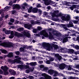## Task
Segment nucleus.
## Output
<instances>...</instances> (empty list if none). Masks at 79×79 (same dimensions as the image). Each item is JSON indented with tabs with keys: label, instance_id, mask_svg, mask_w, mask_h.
Returning a JSON list of instances; mask_svg holds the SVG:
<instances>
[{
	"label": "nucleus",
	"instance_id": "1",
	"mask_svg": "<svg viewBox=\"0 0 79 79\" xmlns=\"http://www.w3.org/2000/svg\"><path fill=\"white\" fill-rule=\"evenodd\" d=\"M15 58H16L17 59H16L14 60H13L12 59H9L8 61L9 63H17L19 64H23V62L20 60H21V57L18 56H16Z\"/></svg>",
	"mask_w": 79,
	"mask_h": 79
},
{
	"label": "nucleus",
	"instance_id": "2",
	"mask_svg": "<svg viewBox=\"0 0 79 79\" xmlns=\"http://www.w3.org/2000/svg\"><path fill=\"white\" fill-rule=\"evenodd\" d=\"M0 45L4 47H11L13 46V44L11 42H5L0 44Z\"/></svg>",
	"mask_w": 79,
	"mask_h": 79
},
{
	"label": "nucleus",
	"instance_id": "3",
	"mask_svg": "<svg viewBox=\"0 0 79 79\" xmlns=\"http://www.w3.org/2000/svg\"><path fill=\"white\" fill-rule=\"evenodd\" d=\"M61 18L62 21H66V22H69V20H70V19H71V17L69 15H68L66 17L65 15H64L61 17Z\"/></svg>",
	"mask_w": 79,
	"mask_h": 79
},
{
	"label": "nucleus",
	"instance_id": "4",
	"mask_svg": "<svg viewBox=\"0 0 79 79\" xmlns=\"http://www.w3.org/2000/svg\"><path fill=\"white\" fill-rule=\"evenodd\" d=\"M40 34L41 35H43L45 37H46V38L48 37V33L45 30H42V31L40 32Z\"/></svg>",
	"mask_w": 79,
	"mask_h": 79
},
{
	"label": "nucleus",
	"instance_id": "5",
	"mask_svg": "<svg viewBox=\"0 0 79 79\" xmlns=\"http://www.w3.org/2000/svg\"><path fill=\"white\" fill-rule=\"evenodd\" d=\"M10 35H15L17 37H21L22 36V34L18 33V32L16 31L15 32V34H14V32L13 31H10Z\"/></svg>",
	"mask_w": 79,
	"mask_h": 79
},
{
	"label": "nucleus",
	"instance_id": "6",
	"mask_svg": "<svg viewBox=\"0 0 79 79\" xmlns=\"http://www.w3.org/2000/svg\"><path fill=\"white\" fill-rule=\"evenodd\" d=\"M44 2V3L46 5H52L53 4V2L51 0H43Z\"/></svg>",
	"mask_w": 79,
	"mask_h": 79
},
{
	"label": "nucleus",
	"instance_id": "7",
	"mask_svg": "<svg viewBox=\"0 0 79 79\" xmlns=\"http://www.w3.org/2000/svg\"><path fill=\"white\" fill-rule=\"evenodd\" d=\"M68 68V65H66L65 64L63 63L60 64L59 66V68L60 69H64L65 68Z\"/></svg>",
	"mask_w": 79,
	"mask_h": 79
},
{
	"label": "nucleus",
	"instance_id": "8",
	"mask_svg": "<svg viewBox=\"0 0 79 79\" xmlns=\"http://www.w3.org/2000/svg\"><path fill=\"white\" fill-rule=\"evenodd\" d=\"M12 9L13 10H15L16 8L17 10H19L21 8V7L19 4H13L12 6Z\"/></svg>",
	"mask_w": 79,
	"mask_h": 79
},
{
	"label": "nucleus",
	"instance_id": "9",
	"mask_svg": "<svg viewBox=\"0 0 79 79\" xmlns=\"http://www.w3.org/2000/svg\"><path fill=\"white\" fill-rule=\"evenodd\" d=\"M69 23L67 25L68 27H73V28H75V27L74 25H73V23L72 22H69Z\"/></svg>",
	"mask_w": 79,
	"mask_h": 79
},
{
	"label": "nucleus",
	"instance_id": "10",
	"mask_svg": "<svg viewBox=\"0 0 79 79\" xmlns=\"http://www.w3.org/2000/svg\"><path fill=\"white\" fill-rule=\"evenodd\" d=\"M1 68L3 70V71H7L8 69V67L6 65H5L4 67L3 66H2Z\"/></svg>",
	"mask_w": 79,
	"mask_h": 79
},
{
	"label": "nucleus",
	"instance_id": "11",
	"mask_svg": "<svg viewBox=\"0 0 79 79\" xmlns=\"http://www.w3.org/2000/svg\"><path fill=\"white\" fill-rule=\"evenodd\" d=\"M9 72L10 73L11 75H15L16 74V71L13 69H10L9 70Z\"/></svg>",
	"mask_w": 79,
	"mask_h": 79
},
{
	"label": "nucleus",
	"instance_id": "12",
	"mask_svg": "<svg viewBox=\"0 0 79 79\" xmlns=\"http://www.w3.org/2000/svg\"><path fill=\"white\" fill-rule=\"evenodd\" d=\"M63 15H64L61 13V12H60V13L57 14V15H55V16L56 18H58V17H60V18H61V17L63 16Z\"/></svg>",
	"mask_w": 79,
	"mask_h": 79
},
{
	"label": "nucleus",
	"instance_id": "13",
	"mask_svg": "<svg viewBox=\"0 0 79 79\" xmlns=\"http://www.w3.org/2000/svg\"><path fill=\"white\" fill-rule=\"evenodd\" d=\"M23 34L24 35L27 37H31V34L28 32L25 31L23 33Z\"/></svg>",
	"mask_w": 79,
	"mask_h": 79
},
{
	"label": "nucleus",
	"instance_id": "14",
	"mask_svg": "<svg viewBox=\"0 0 79 79\" xmlns=\"http://www.w3.org/2000/svg\"><path fill=\"white\" fill-rule=\"evenodd\" d=\"M74 50L73 49H68L67 52L68 53H70V54H73L74 52Z\"/></svg>",
	"mask_w": 79,
	"mask_h": 79
},
{
	"label": "nucleus",
	"instance_id": "15",
	"mask_svg": "<svg viewBox=\"0 0 79 79\" xmlns=\"http://www.w3.org/2000/svg\"><path fill=\"white\" fill-rule=\"evenodd\" d=\"M48 37H49V39L50 40H52V39H53V38H54L53 35H52V33L50 32H49V35H48Z\"/></svg>",
	"mask_w": 79,
	"mask_h": 79
},
{
	"label": "nucleus",
	"instance_id": "16",
	"mask_svg": "<svg viewBox=\"0 0 79 79\" xmlns=\"http://www.w3.org/2000/svg\"><path fill=\"white\" fill-rule=\"evenodd\" d=\"M42 46L43 47H48L50 46V44L49 43H43L42 44Z\"/></svg>",
	"mask_w": 79,
	"mask_h": 79
},
{
	"label": "nucleus",
	"instance_id": "17",
	"mask_svg": "<svg viewBox=\"0 0 79 79\" xmlns=\"http://www.w3.org/2000/svg\"><path fill=\"white\" fill-rule=\"evenodd\" d=\"M38 11V8L36 7L33 8L32 10V12L33 13H36Z\"/></svg>",
	"mask_w": 79,
	"mask_h": 79
},
{
	"label": "nucleus",
	"instance_id": "18",
	"mask_svg": "<svg viewBox=\"0 0 79 79\" xmlns=\"http://www.w3.org/2000/svg\"><path fill=\"white\" fill-rule=\"evenodd\" d=\"M18 68L20 69L21 70L23 69L24 68H25V66L23 64L18 65L17 66Z\"/></svg>",
	"mask_w": 79,
	"mask_h": 79
},
{
	"label": "nucleus",
	"instance_id": "19",
	"mask_svg": "<svg viewBox=\"0 0 79 79\" xmlns=\"http://www.w3.org/2000/svg\"><path fill=\"white\" fill-rule=\"evenodd\" d=\"M72 32L73 33L72 34V36H76V34H79V32L76 31L74 30H72Z\"/></svg>",
	"mask_w": 79,
	"mask_h": 79
},
{
	"label": "nucleus",
	"instance_id": "20",
	"mask_svg": "<svg viewBox=\"0 0 79 79\" xmlns=\"http://www.w3.org/2000/svg\"><path fill=\"white\" fill-rule=\"evenodd\" d=\"M25 27H26V28H27L28 29H30L31 27H32V25L31 24H25Z\"/></svg>",
	"mask_w": 79,
	"mask_h": 79
},
{
	"label": "nucleus",
	"instance_id": "21",
	"mask_svg": "<svg viewBox=\"0 0 79 79\" xmlns=\"http://www.w3.org/2000/svg\"><path fill=\"white\" fill-rule=\"evenodd\" d=\"M31 23L32 24H40V22L38 21H34V20H31Z\"/></svg>",
	"mask_w": 79,
	"mask_h": 79
},
{
	"label": "nucleus",
	"instance_id": "22",
	"mask_svg": "<svg viewBox=\"0 0 79 79\" xmlns=\"http://www.w3.org/2000/svg\"><path fill=\"white\" fill-rule=\"evenodd\" d=\"M7 57L8 58H12L13 57V53L12 52H9L8 55H7Z\"/></svg>",
	"mask_w": 79,
	"mask_h": 79
},
{
	"label": "nucleus",
	"instance_id": "23",
	"mask_svg": "<svg viewBox=\"0 0 79 79\" xmlns=\"http://www.w3.org/2000/svg\"><path fill=\"white\" fill-rule=\"evenodd\" d=\"M0 51L2 53H3L4 54H6L8 53V51L5 49H0Z\"/></svg>",
	"mask_w": 79,
	"mask_h": 79
},
{
	"label": "nucleus",
	"instance_id": "24",
	"mask_svg": "<svg viewBox=\"0 0 79 79\" xmlns=\"http://www.w3.org/2000/svg\"><path fill=\"white\" fill-rule=\"evenodd\" d=\"M54 70L50 69L48 70V72L49 74H54Z\"/></svg>",
	"mask_w": 79,
	"mask_h": 79
},
{
	"label": "nucleus",
	"instance_id": "25",
	"mask_svg": "<svg viewBox=\"0 0 79 79\" xmlns=\"http://www.w3.org/2000/svg\"><path fill=\"white\" fill-rule=\"evenodd\" d=\"M54 77H56L57 76H58V74H59V73L58 72L56 71H55L54 72Z\"/></svg>",
	"mask_w": 79,
	"mask_h": 79
},
{
	"label": "nucleus",
	"instance_id": "26",
	"mask_svg": "<svg viewBox=\"0 0 79 79\" xmlns=\"http://www.w3.org/2000/svg\"><path fill=\"white\" fill-rule=\"evenodd\" d=\"M33 7L32 6L30 7L29 8L28 10V13H31V12H32V9Z\"/></svg>",
	"mask_w": 79,
	"mask_h": 79
},
{
	"label": "nucleus",
	"instance_id": "27",
	"mask_svg": "<svg viewBox=\"0 0 79 79\" xmlns=\"http://www.w3.org/2000/svg\"><path fill=\"white\" fill-rule=\"evenodd\" d=\"M68 38L65 37L63 39L62 42L63 43H65V42H68Z\"/></svg>",
	"mask_w": 79,
	"mask_h": 79
},
{
	"label": "nucleus",
	"instance_id": "28",
	"mask_svg": "<svg viewBox=\"0 0 79 79\" xmlns=\"http://www.w3.org/2000/svg\"><path fill=\"white\" fill-rule=\"evenodd\" d=\"M10 32H11V30H6L5 31V34H6L8 35V34H10Z\"/></svg>",
	"mask_w": 79,
	"mask_h": 79
},
{
	"label": "nucleus",
	"instance_id": "29",
	"mask_svg": "<svg viewBox=\"0 0 79 79\" xmlns=\"http://www.w3.org/2000/svg\"><path fill=\"white\" fill-rule=\"evenodd\" d=\"M48 31H52L53 33H54V32H56V31L55 30H53V29L52 28H48Z\"/></svg>",
	"mask_w": 79,
	"mask_h": 79
},
{
	"label": "nucleus",
	"instance_id": "30",
	"mask_svg": "<svg viewBox=\"0 0 79 79\" xmlns=\"http://www.w3.org/2000/svg\"><path fill=\"white\" fill-rule=\"evenodd\" d=\"M36 63H37L36 62H31L29 64L31 66H35V65H36Z\"/></svg>",
	"mask_w": 79,
	"mask_h": 79
},
{
	"label": "nucleus",
	"instance_id": "31",
	"mask_svg": "<svg viewBox=\"0 0 79 79\" xmlns=\"http://www.w3.org/2000/svg\"><path fill=\"white\" fill-rule=\"evenodd\" d=\"M43 71H45V72H47V71L48 70V67H44L42 69Z\"/></svg>",
	"mask_w": 79,
	"mask_h": 79
},
{
	"label": "nucleus",
	"instance_id": "32",
	"mask_svg": "<svg viewBox=\"0 0 79 79\" xmlns=\"http://www.w3.org/2000/svg\"><path fill=\"white\" fill-rule=\"evenodd\" d=\"M53 35H56V37H58V36H60V35H61V33H56L54 34Z\"/></svg>",
	"mask_w": 79,
	"mask_h": 79
},
{
	"label": "nucleus",
	"instance_id": "33",
	"mask_svg": "<svg viewBox=\"0 0 79 79\" xmlns=\"http://www.w3.org/2000/svg\"><path fill=\"white\" fill-rule=\"evenodd\" d=\"M19 50L21 52H24V49L23 48V47H21L19 48Z\"/></svg>",
	"mask_w": 79,
	"mask_h": 79
},
{
	"label": "nucleus",
	"instance_id": "34",
	"mask_svg": "<svg viewBox=\"0 0 79 79\" xmlns=\"http://www.w3.org/2000/svg\"><path fill=\"white\" fill-rule=\"evenodd\" d=\"M18 31H20V32H21L24 30V28L23 27H20L18 29Z\"/></svg>",
	"mask_w": 79,
	"mask_h": 79
},
{
	"label": "nucleus",
	"instance_id": "35",
	"mask_svg": "<svg viewBox=\"0 0 79 79\" xmlns=\"http://www.w3.org/2000/svg\"><path fill=\"white\" fill-rule=\"evenodd\" d=\"M41 76H44V78H47V77L48 76H47V75L45 74V73H42L41 74Z\"/></svg>",
	"mask_w": 79,
	"mask_h": 79
},
{
	"label": "nucleus",
	"instance_id": "36",
	"mask_svg": "<svg viewBox=\"0 0 79 79\" xmlns=\"http://www.w3.org/2000/svg\"><path fill=\"white\" fill-rule=\"evenodd\" d=\"M53 46L54 48H56V49H57V48H58V45L56 44H53Z\"/></svg>",
	"mask_w": 79,
	"mask_h": 79
},
{
	"label": "nucleus",
	"instance_id": "37",
	"mask_svg": "<svg viewBox=\"0 0 79 79\" xmlns=\"http://www.w3.org/2000/svg\"><path fill=\"white\" fill-rule=\"evenodd\" d=\"M38 11L39 15H42V10H41L39 9L38 10Z\"/></svg>",
	"mask_w": 79,
	"mask_h": 79
},
{
	"label": "nucleus",
	"instance_id": "38",
	"mask_svg": "<svg viewBox=\"0 0 79 79\" xmlns=\"http://www.w3.org/2000/svg\"><path fill=\"white\" fill-rule=\"evenodd\" d=\"M8 72H7V71H4V75H8L9 74Z\"/></svg>",
	"mask_w": 79,
	"mask_h": 79
},
{
	"label": "nucleus",
	"instance_id": "39",
	"mask_svg": "<svg viewBox=\"0 0 79 79\" xmlns=\"http://www.w3.org/2000/svg\"><path fill=\"white\" fill-rule=\"evenodd\" d=\"M42 28L41 27H38L37 29V31H41V30H42Z\"/></svg>",
	"mask_w": 79,
	"mask_h": 79
},
{
	"label": "nucleus",
	"instance_id": "40",
	"mask_svg": "<svg viewBox=\"0 0 79 79\" xmlns=\"http://www.w3.org/2000/svg\"><path fill=\"white\" fill-rule=\"evenodd\" d=\"M70 34H71V33L70 31H68L67 33L65 35V36H67V37H68L69 36V35Z\"/></svg>",
	"mask_w": 79,
	"mask_h": 79
},
{
	"label": "nucleus",
	"instance_id": "41",
	"mask_svg": "<svg viewBox=\"0 0 79 79\" xmlns=\"http://www.w3.org/2000/svg\"><path fill=\"white\" fill-rule=\"evenodd\" d=\"M37 31V29H35L33 30V33H36Z\"/></svg>",
	"mask_w": 79,
	"mask_h": 79
},
{
	"label": "nucleus",
	"instance_id": "42",
	"mask_svg": "<svg viewBox=\"0 0 79 79\" xmlns=\"http://www.w3.org/2000/svg\"><path fill=\"white\" fill-rule=\"evenodd\" d=\"M75 48L77 50H79V46L77 45H76L75 46Z\"/></svg>",
	"mask_w": 79,
	"mask_h": 79
},
{
	"label": "nucleus",
	"instance_id": "43",
	"mask_svg": "<svg viewBox=\"0 0 79 79\" xmlns=\"http://www.w3.org/2000/svg\"><path fill=\"white\" fill-rule=\"evenodd\" d=\"M15 53L16 55H19L20 53V52H19V51H17L15 52Z\"/></svg>",
	"mask_w": 79,
	"mask_h": 79
},
{
	"label": "nucleus",
	"instance_id": "44",
	"mask_svg": "<svg viewBox=\"0 0 79 79\" xmlns=\"http://www.w3.org/2000/svg\"><path fill=\"white\" fill-rule=\"evenodd\" d=\"M62 57L61 56H59L57 58L59 61H60L61 60Z\"/></svg>",
	"mask_w": 79,
	"mask_h": 79
},
{
	"label": "nucleus",
	"instance_id": "45",
	"mask_svg": "<svg viewBox=\"0 0 79 79\" xmlns=\"http://www.w3.org/2000/svg\"><path fill=\"white\" fill-rule=\"evenodd\" d=\"M46 63L48 64H50L51 63L50 62V60H48L46 61Z\"/></svg>",
	"mask_w": 79,
	"mask_h": 79
},
{
	"label": "nucleus",
	"instance_id": "46",
	"mask_svg": "<svg viewBox=\"0 0 79 79\" xmlns=\"http://www.w3.org/2000/svg\"><path fill=\"white\" fill-rule=\"evenodd\" d=\"M54 13L55 14H58V13H59V11L58 10H54Z\"/></svg>",
	"mask_w": 79,
	"mask_h": 79
},
{
	"label": "nucleus",
	"instance_id": "47",
	"mask_svg": "<svg viewBox=\"0 0 79 79\" xmlns=\"http://www.w3.org/2000/svg\"><path fill=\"white\" fill-rule=\"evenodd\" d=\"M72 22L74 23V24H77V23L79 22V21L77 20H74V21H73Z\"/></svg>",
	"mask_w": 79,
	"mask_h": 79
},
{
	"label": "nucleus",
	"instance_id": "48",
	"mask_svg": "<svg viewBox=\"0 0 79 79\" xmlns=\"http://www.w3.org/2000/svg\"><path fill=\"white\" fill-rule=\"evenodd\" d=\"M49 60L50 61H54V59L51 57H50Z\"/></svg>",
	"mask_w": 79,
	"mask_h": 79
},
{
	"label": "nucleus",
	"instance_id": "49",
	"mask_svg": "<svg viewBox=\"0 0 79 79\" xmlns=\"http://www.w3.org/2000/svg\"><path fill=\"white\" fill-rule=\"evenodd\" d=\"M16 11L15 10H13L12 11V15H14L16 13Z\"/></svg>",
	"mask_w": 79,
	"mask_h": 79
},
{
	"label": "nucleus",
	"instance_id": "50",
	"mask_svg": "<svg viewBox=\"0 0 79 79\" xmlns=\"http://www.w3.org/2000/svg\"><path fill=\"white\" fill-rule=\"evenodd\" d=\"M27 47H28V46L26 45H24L23 47V48H24V49H27Z\"/></svg>",
	"mask_w": 79,
	"mask_h": 79
},
{
	"label": "nucleus",
	"instance_id": "51",
	"mask_svg": "<svg viewBox=\"0 0 79 79\" xmlns=\"http://www.w3.org/2000/svg\"><path fill=\"white\" fill-rule=\"evenodd\" d=\"M44 65H41L40 66V69H44Z\"/></svg>",
	"mask_w": 79,
	"mask_h": 79
},
{
	"label": "nucleus",
	"instance_id": "52",
	"mask_svg": "<svg viewBox=\"0 0 79 79\" xmlns=\"http://www.w3.org/2000/svg\"><path fill=\"white\" fill-rule=\"evenodd\" d=\"M60 56V55L59 54H56L55 55V56H56V57H57V58Z\"/></svg>",
	"mask_w": 79,
	"mask_h": 79
},
{
	"label": "nucleus",
	"instance_id": "53",
	"mask_svg": "<svg viewBox=\"0 0 79 79\" xmlns=\"http://www.w3.org/2000/svg\"><path fill=\"white\" fill-rule=\"evenodd\" d=\"M63 28L64 29H65V31H68V28L66 27H63Z\"/></svg>",
	"mask_w": 79,
	"mask_h": 79
},
{
	"label": "nucleus",
	"instance_id": "54",
	"mask_svg": "<svg viewBox=\"0 0 79 79\" xmlns=\"http://www.w3.org/2000/svg\"><path fill=\"white\" fill-rule=\"evenodd\" d=\"M68 70H70V71H71V67L70 65H69V66H68Z\"/></svg>",
	"mask_w": 79,
	"mask_h": 79
},
{
	"label": "nucleus",
	"instance_id": "55",
	"mask_svg": "<svg viewBox=\"0 0 79 79\" xmlns=\"http://www.w3.org/2000/svg\"><path fill=\"white\" fill-rule=\"evenodd\" d=\"M15 36V35H11L9 36V38L10 39H13V37Z\"/></svg>",
	"mask_w": 79,
	"mask_h": 79
},
{
	"label": "nucleus",
	"instance_id": "56",
	"mask_svg": "<svg viewBox=\"0 0 79 79\" xmlns=\"http://www.w3.org/2000/svg\"><path fill=\"white\" fill-rule=\"evenodd\" d=\"M47 47V50H48V51H50V46H49L48 47Z\"/></svg>",
	"mask_w": 79,
	"mask_h": 79
},
{
	"label": "nucleus",
	"instance_id": "57",
	"mask_svg": "<svg viewBox=\"0 0 79 79\" xmlns=\"http://www.w3.org/2000/svg\"><path fill=\"white\" fill-rule=\"evenodd\" d=\"M10 22H11L12 23H14V22L15 21V19H11L10 20Z\"/></svg>",
	"mask_w": 79,
	"mask_h": 79
},
{
	"label": "nucleus",
	"instance_id": "58",
	"mask_svg": "<svg viewBox=\"0 0 79 79\" xmlns=\"http://www.w3.org/2000/svg\"><path fill=\"white\" fill-rule=\"evenodd\" d=\"M30 72V70L27 69V70H26V73H27L28 74V73H29Z\"/></svg>",
	"mask_w": 79,
	"mask_h": 79
},
{
	"label": "nucleus",
	"instance_id": "59",
	"mask_svg": "<svg viewBox=\"0 0 79 79\" xmlns=\"http://www.w3.org/2000/svg\"><path fill=\"white\" fill-rule=\"evenodd\" d=\"M32 48V46H29L27 47V49H31V48Z\"/></svg>",
	"mask_w": 79,
	"mask_h": 79
},
{
	"label": "nucleus",
	"instance_id": "60",
	"mask_svg": "<svg viewBox=\"0 0 79 79\" xmlns=\"http://www.w3.org/2000/svg\"><path fill=\"white\" fill-rule=\"evenodd\" d=\"M28 77H29V79H33V76H32L29 75L28 76Z\"/></svg>",
	"mask_w": 79,
	"mask_h": 79
},
{
	"label": "nucleus",
	"instance_id": "61",
	"mask_svg": "<svg viewBox=\"0 0 79 79\" xmlns=\"http://www.w3.org/2000/svg\"><path fill=\"white\" fill-rule=\"evenodd\" d=\"M10 7H8V6H7L5 7L4 8V10H8V9H9Z\"/></svg>",
	"mask_w": 79,
	"mask_h": 79
},
{
	"label": "nucleus",
	"instance_id": "62",
	"mask_svg": "<svg viewBox=\"0 0 79 79\" xmlns=\"http://www.w3.org/2000/svg\"><path fill=\"white\" fill-rule=\"evenodd\" d=\"M74 6H71L70 7V9L71 10H74Z\"/></svg>",
	"mask_w": 79,
	"mask_h": 79
},
{
	"label": "nucleus",
	"instance_id": "63",
	"mask_svg": "<svg viewBox=\"0 0 79 79\" xmlns=\"http://www.w3.org/2000/svg\"><path fill=\"white\" fill-rule=\"evenodd\" d=\"M44 15V16H47V13L46 12H44L43 13Z\"/></svg>",
	"mask_w": 79,
	"mask_h": 79
},
{
	"label": "nucleus",
	"instance_id": "64",
	"mask_svg": "<svg viewBox=\"0 0 79 79\" xmlns=\"http://www.w3.org/2000/svg\"><path fill=\"white\" fill-rule=\"evenodd\" d=\"M69 78L70 79H76L75 77H70Z\"/></svg>",
	"mask_w": 79,
	"mask_h": 79
}]
</instances>
